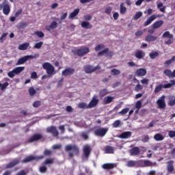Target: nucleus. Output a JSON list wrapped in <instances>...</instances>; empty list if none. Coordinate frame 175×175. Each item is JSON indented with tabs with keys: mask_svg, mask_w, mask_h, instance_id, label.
Segmentation results:
<instances>
[{
	"mask_svg": "<svg viewBox=\"0 0 175 175\" xmlns=\"http://www.w3.org/2000/svg\"><path fill=\"white\" fill-rule=\"evenodd\" d=\"M64 150L66 152H68L70 158H73V154L74 155H79L80 152L79 146L76 144H68L65 146ZM69 151H72V152Z\"/></svg>",
	"mask_w": 175,
	"mask_h": 175,
	"instance_id": "obj_1",
	"label": "nucleus"
},
{
	"mask_svg": "<svg viewBox=\"0 0 175 175\" xmlns=\"http://www.w3.org/2000/svg\"><path fill=\"white\" fill-rule=\"evenodd\" d=\"M42 68L46 71L47 75L53 76L55 74V68H54V66H52L51 64L45 62L42 64Z\"/></svg>",
	"mask_w": 175,
	"mask_h": 175,
	"instance_id": "obj_2",
	"label": "nucleus"
},
{
	"mask_svg": "<svg viewBox=\"0 0 175 175\" xmlns=\"http://www.w3.org/2000/svg\"><path fill=\"white\" fill-rule=\"evenodd\" d=\"M44 156H33L29 155L25 157L23 160L21 161L22 163H28V162H31V161H40V159H43Z\"/></svg>",
	"mask_w": 175,
	"mask_h": 175,
	"instance_id": "obj_3",
	"label": "nucleus"
},
{
	"mask_svg": "<svg viewBox=\"0 0 175 175\" xmlns=\"http://www.w3.org/2000/svg\"><path fill=\"white\" fill-rule=\"evenodd\" d=\"M74 55H78V57H83L88 53V47L82 46L78 49L72 51Z\"/></svg>",
	"mask_w": 175,
	"mask_h": 175,
	"instance_id": "obj_4",
	"label": "nucleus"
},
{
	"mask_svg": "<svg viewBox=\"0 0 175 175\" xmlns=\"http://www.w3.org/2000/svg\"><path fill=\"white\" fill-rule=\"evenodd\" d=\"M33 58H36V55H30L23 56L21 58L18 59L16 65V66L23 65V64H25V62H27V61H28V59H33Z\"/></svg>",
	"mask_w": 175,
	"mask_h": 175,
	"instance_id": "obj_5",
	"label": "nucleus"
},
{
	"mask_svg": "<svg viewBox=\"0 0 175 175\" xmlns=\"http://www.w3.org/2000/svg\"><path fill=\"white\" fill-rule=\"evenodd\" d=\"M162 38H168V40H167V41H165V44L170 45L172 44L174 42V36L173 34H170V31H165V33H163Z\"/></svg>",
	"mask_w": 175,
	"mask_h": 175,
	"instance_id": "obj_6",
	"label": "nucleus"
},
{
	"mask_svg": "<svg viewBox=\"0 0 175 175\" xmlns=\"http://www.w3.org/2000/svg\"><path fill=\"white\" fill-rule=\"evenodd\" d=\"M2 9L3 14L9 16V13H10V5L8 1L7 3H3V5L0 4V10H2Z\"/></svg>",
	"mask_w": 175,
	"mask_h": 175,
	"instance_id": "obj_7",
	"label": "nucleus"
},
{
	"mask_svg": "<svg viewBox=\"0 0 175 175\" xmlns=\"http://www.w3.org/2000/svg\"><path fill=\"white\" fill-rule=\"evenodd\" d=\"M46 132L47 133H51L53 137H57L59 135L58 131L57 130V127H55V126H51L47 127Z\"/></svg>",
	"mask_w": 175,
	"mask_h": 175,
	"instance_id": "obj_8",
	"label": "nucleus"
},
{
	"mask_svg": "<svg viewBox=\"0 0 175 175\" xmlns=\"http://www.w3.org/2000/svg\"><path fill=\"white\" fill-rule=\"evenodd\" d=\"M109 129L98 128L94 131V134L99 137H105Z\"/></svg>",
	"mask_w": 175,
	"mask_h": 175,
	"instance_id": "obj_9",
	"label": "nucleus"
},
{
	"mask_svg": "<svg viewBox=\"0 0 175 175\" xmlns=\"http://www.w3.org/2000/svg\"><path fill=\"white\" fill-rule=\"evenodd\" d=\"M165 96H162L161 97L159 98V99L157 101V105H158V107L159 109H165L166 107V104H165Z\"/></svg>",
	"mask_w": 175,
	"mask_h": 175,
	"instance_id": "obj_10",
	"label": "nucleus"
},
{
	"mask_svg": "<svg viewBox=\"0 0 175 175\" xmlns=\"http://www.w3.org/2000/svg\"><path fill=\"white\" fill-rule=\"evenodd\" d=\"M74 74L75 68H72L70 67L64 69L62 72V76H64V77H68V76H72V75Z\"/></svg>",
	"mask_w": 175,
	"mask_h": 175,
	"instance_id": "obj_11",
	"label": "nucleus"
},
{
	"mask_svg": "<svg viewBox=\"0 0 175 175\" xmlns=\"http://www.w3.org/2000/svg\"><path fill=\"white\" fill-rule=\"evenodd\" d=\"M21 161V159L20 158L14 159L12 162L6 165L5 166L6 169H12V167H14V166L20 163Z\"/></svg>",
	"mask_w": 175,
	"mask_h": 175,
	"instance_id": "obj_12",
	"label": "nucleus"
},
{
	"mask_svg": "<svg viewBox=\"0 0 175 175\" xmlns=\"http://www.w3.org/2000/svg\"><path fill=\"white\" fill-rule=\"evenodd\" d=\"M98 103H99V99L98 98V96H94L90 103L88 105V108H94L98 105Z\"/></svg>",
	"mask_w": 175,
	"mask_h": 175,
	"instance_id": "obj_13",
	"label": "nucleus"
},
{
	"mask_svg": "<svg viewBox=\"0 0 175 175\" xmlns=\"http://www.w3.org/2000/svg\"><path fill=\"white\" fill-rule=\"evenodd\" d=\"M43 137L42 134H34L33 135L30 139H28V143H33V142H38V140H40Z\"/></svg>",
	"mask_w": 175,
	"mask_h": 175,
	"instance_id": "obj_14",
	"label": "nucleus"
},
{
	"mask_svg": "<svg viewBox=\"0 0 175 175\" xmlns=\"http://www.w3.org/2000/svg\"><path fill=\"white\" fill-rule=\"evenodd\" d=\"M170 86V85H163V84H159V85L156 86L154 93L158 94L159 92H160L163 88L164 89H167L169 88V87Z\"/></svg>",
	"mask_w": 175,
	"mask_h": 175,
	"instance_id": "obj_15",
	"label": "nucleus"
},
{
	"mask_svg": "<svg viewBox=\"0 0 175 175\" xmlns=\"http://www.w3.org/2000/svg\"><path fill=\"white\" fill-rule=\"evenodd\" d=\"M146 74L147 71L146 68H138L135 71V75L139 77H144Z\"/></svg>",
	"mask_w": 175,
	"mask_h": 175,
	"instance_id": "obj_16",
	"label": "nucleus"
},
{
	"mask_svg": "<svg viewBox=\"0 0 175 175\" xmlns=\"http://www.w3.org/2000/svg\"><path fill=\"white\" fill-rule=\"evenodd\" d=\"M58 27V23L56 21H53L50 25H47L45 27L46 31H51V29H55Z\"/></svg>",
	"mask_w": 175,
	"mask_h": 175,
	"instance_id": "obj_17",
	"label": "nucleus"
},
{
	"mask_svg": "<svg viewBox=\"0 0 175 175\" xmlns=\"http://www.w3.org/2000/svg\"><path fill=\"white\" fill-rule=\"evenodd\" d=\"M163 73L170 79L175 78V70L172 72L171 70H164Z\"/></svg>",
	"mask_w": 175,
	"mask_h": 175,
	"instance_id": "obj_18",
	"label": "nucleus"
},
{
	"mask_svg": "<svg viewBox=\"0 0 175 175\" xmlns=\"http://www.w3.org/2000/svg\"><path fill=\"white\" fill-rule=\"evenodd\" d=\"M157 40V37L156 36H152V34H148V36L145 37V41L147 42H154Z\"/></svg>",
	"mask_w": 175,
	"mask_h": 175,
	"instance_id": "obj_19",
	"label": "nucleus"
},
{
	"mask_svg": "<svg viewBox=\"0 0 175 175\" xmlns=\"http://www.w3.org/2000/svg\"><path fill=\"white\" fill-rule=\"evenodd\" d=\"M102 167L105 170H111L117 167V164L116 163H105L102 165Z\"/></svg>",
	"mask_w": 175,
	"mask_h": 175,
	"instance_id": "obj_20",
	"label": "nucleus"
},
{
	"mask_svg": "<svg viewBox=\"0 0 175 175\" xmlns=\"http://www.w3.org/2000/svg\"><path fill=\"white\" fill-rule=\"evenodd\" d=\"M167 170L169 173H172L174 170L173 161H169L167 163Z\"/></svg>",
	"mask_w": 175,
	"mask_h": 175,
	"instance_id": "obj_21",
	"label": "nucleus"
},
{
	"mask_svg": "<svg viewBox=\"0 0 175 175\" xmlns=\"http://www.w3.org/2000/svg\"><path fill=\"white\" fill-rule=\"evenodd\" d=\"M140 152V150L138 147H133L132 149L129 150V154L131 156H136L138 155Z\"/></svg>",
	"mask_w": 175,
	"mask_h": 175,
	"instance_id": "obj_22",
	"label": "nucleus"
},
{
	"mask_svg": "<svg viewBox=\"0 0 175 175\" xmlns=\"http://www.w3.org/2000/svg\"><path fill=\"white\" fill-rule=\"evenodd\" d=\"M131 135H132L131 132L126 131V132H124L122 134H120L119 135V137L120 139H128V138H130L131 137Z\"/></svg>",
	"mask_w": 175,
	"mask_h": 175,
	"instance_id": "obj_23",
	"label": "nucleus"
},
{
	"mask_svg": "<svg viewBox=\"0 0 175 175\" xmlns=\"http://www.w3.org/2000/svg\"><path fill=\"white\" fill-rule=\"evenodd\" d=\"M113 100L114 97L109 96L104 98L103 103L104 105H108L111 103V102Z\"/></svg>",
	"mask_w": 175,
	"mask_h": 175,
	"instance_id": "obj_24",
	"label": "nucleus"
},
{
	"mask_svg": "<svg viewBox=\"0 0 175 175\" xmlns=\"http://www.w3.org/2000/svg\"><path fill=\"white\" fill-rule=\"evenodd\" d=\"M104 151L105 154H114V147L107 146L104 148Z\"/></svg>",
	"mask_w": 175,
	"mask_h": 175,
	"instance_id": "obj_25",
	"label": "nucleus"
},
{
	"mask_svg": "<svg viewBox=\"0 0 175 175\" xmlns=\"http://www.w3.org/2000/svg\"><path fill=\"white\" fill-rule=\"evenodd\" d=\"M155 18H156L155 15H151V16L148 18L147 21H146V22H144V25L145 27L149 25L153 21L155 20Z\"/></svg>",
	"mask_w": 175,
	"mask_h": 175,
	"instance_id": "obj_26",
	"label": "nucleus"
},
{
	"mask_svg": "<svg viewBox=\"0 0 175 175\" xmlns=\"http://www.w3.org/2000/svg\"><path fill=\"white\" fill-rule=\"evenodd\" d=\"M135 56L137 59H141L145 56V53L143 52V51H136Z\"/></svg>",
	"mask_w": 175,
	"mask_h": 175,
	"instance_id": "obj_27",
	"label": "nucleus"
},
{
	"mask_svg": "<svg viewBox=\"0 0 175 175\" xmlns=\"http://www.w3.org/2000/svg\"><path fill=\"white\" fill-rule=\"evenodd\" d=\"M79 13H80V9H75L70 14L69 18H75V17H76Z\"/></svg>",
	"mask_w": 175,
	"mask_h": 175,
	"instance_id": "obj_28",
	"label": "nucleus"
},
{
	"mask_svg": "<svg viewBox=\"0 0 175 175\" xmlns=\"http://www.w3.org/2000/svg\"><path fill=\"white\" fill-rule=\"evenodd\" d=\"M24 69H25V67L24 66H20V67H16L15 68L13 69L15 75H20V73H21L23 72V70H24Z\"/></svg>",
	"mask_w": 175,
	"mask_h": 175,
	"instance_id": "obj_29",
	"label": "nucleus"
},
{
	"mask_svg": "<svg viewBox=\"0 0 175 175\" xmlns=\"http://www.w3.org/2000/svg\"><path fill=\"white\" fill-rule=\"evenodd\" d=\"M54 161H55V159L51 158V159H46L42 163V165H53L54 163Z\"/></svg>",
	"mask_w": 175,
	"mask_h": 175,
	"instance_id": "obj_30",
	"label": "nucleus"
},
{
	"mask_svg": "<svg viewBox=\"0 0 175 175\" xmlns=\"http://www.w3.org/2000/svg\"><path fill=\"white\" fill-rule=\"evenodd\" d=\"M100 66H96V67H92V66H88V73H91L94 72L96 70H100Z\"/></svg>",
	"mask_w": 175,
	"mask_h": 175,
	"instance_id": "obj_31",
	"label": "nucleus"
},
{
	"mask_svg": "<svg viewBox=\"0 0 175 175\" xmlns=\"http://www.w3.org/2000/svg\"><path fill=\"white\" fill-rule=\"evenodd\" d=\"M29 47V43L25 42L18 46V50H27Z\"/></svg>",
	"mask_w": 175,
	"mask_h": 175,
	"instance_id": "obj_32",
	"label": "nucleus"
},
{
	"mask_svg": "<svg viewBox=\"0 0 175 175\" xmlns=\"http://www.w3.org/2000/svg\"><path fill=\"white\" fill-rule=\"evenodd\" d=\"M163 24V22L162 21H157V22H154V23H153L152 27H153L154 29H158Z\"/></svg>",
	"mask_w": 175,
	"mask_h": 175,
	"instance_id": "obj_33",
	"label": "nucleus"
},
{
	"mask_svg": "<svg viewBox=\"0 0 175 175\" xmlns=\"http://www.w3.org/2000/svg\"><path fill=\"white\" fill-rule=\"evenodd\" d=\"M44 157H51L53 155V151L49 149H45L43 152Z\"/></svg>",
	"mask_w": 175,
	"mask_h": 175,
	"instance_id": "obj_34",
	"label": "nucleus"
},
{
	"mask_svg": "<svg viewBox=\"0 0 175 175\" xmlns=\"http://www.w3.org/2000/svg\"><path fill=\"white\" fill-rule=\"evenodd\" d=\"M126 12V7H124V3H121L120 11V14H124Z\"/></svg>",
	"mask_w": 175,
	"mask_h": 175,
	"instance_id": "obj_35",
	"label": "nucleus"
},
{
	"mask_svg": "<svg viewBox=\"0 0 175 175\" xmlns=\"http://www.w3.org/2000/svg\"><path fill=\"white\" fill-rule=\"evenodd\" d=\"M109 94V92L106 89L101 90L99 92L100 97H103Z\"/></svg>",
	"mask_w": 175,
	"mask_h": 175,
	"instance_id": "obj_36",
	"label": "nucleus"
},
{
	"mask_svg": "<svg viewBox=\"0 0 175 175\" xmlns=\"http://www.w3.org/2000/svg\"><path fill=\"white\" fill-rule=\"evenodd\" d=\"M142 12H141V11H138L137 12H136L135 15L133 16V19L135 21L138 20L139 18H140L142 16Z\"/></svg>",
	"mask_w": 175,
	"mask_h": 175,
	"instance_id": "obj_37",
	"label": "nucleus"
},
{
	"mask_svg": "<svg viewBox=\"0 0 175 175\" xmlns=\"http://www.w3.org/2000/svg\"><path fill=\"white\" fill-rule=\"evenodd\" d=\"M111 72L113 76L120 75V74H121V71H120V70H117V68H113L111 70Z\"/></svg>",
	"mask_w": 175,
	"mask_h": 175,
	"instance_id": "obj_38",
	"label": "nucleus"
},
{
	"mask_svg": "<svg viewBox=\"0 0 175 175\" xmlns=\"http://www.w3.org/2000/svg\"><path fill=\"white\" fill-rule=\"evenodd\" d=\"M154 139L156 141H162L164 139V137L162 136V135L158 133L154 136Z\"/></svg>",
	"mask_w": 175,
	"mask_h": 175,
	"instance_id": "obj_39",
	"label": "nucleus"
},
{
	"mask_svg": "<svg viewBox=\"0 0 175 175\" xmlns=\"http://www.w3.org/2000/svg\"><path fill=\"white\" fill-rule=\"evenodd\" d=\"M103 49H105V45L103 44H98V45H96L94 48L96 51H99Z\"/></svg>",
	"mask_w": 175,
	"mask_h": 175,
	"instance_id": "obj_40",
	"label": "nucleus"
},
{
	"mask_svg": "<svg viewBox=\"0 0 175 175\" xmlns=\"http://www.w3.org/2000/svg\"><path fill=\"white\" fill-rule=\"evenodd\" d=\"M150 59H154L157 57L159 56V52H151V53H150L149 55Z\"/></svg>",
	"mask_w": 175,
	"mask_h": 175,
	"instance_id": "obj_41",
	"label": "nucleus"
},
{
	"mask_svg": "<svg viewBox=\"0 0 175 175\" xmlns=\"http://www.w3.org/2000/svg\"><path fill=\"white\" fill-rule=\"evenodd\" d=\"M108 51H109V48H105V49H103V51H100V52L98 53V56H101L105 54H107Z\"/></svg>",
	"mask_w": 175,
	"mask_h": 175,
	"instance_id": "obj_42",
	"label": "nucleus"
},
{
	"mask_svg": "<svg viewBox=\"0 0 175 175\" xmlns=\"http://www.w3.org/2000/svg\"><path fill=\"white\" fill-rule=\"evenodd\" d=\"M174 61H175V56H172V59H170V60H166V62H165L164 65L169 66Z\"/></svg>",
	"mask_w": 175,
	"mask_h": 175,
	"instance_id": "obj_43",
	"label": "nucleus"
},
{
	"mask_svg": "<svg viewBox=\"0 0 175 175\" xmlns=\"http://www.w3.org/2000/svg\"><path fill=\"white\" fill-rule=\"evenodd\" d=\"M83 154L86 158H88V145L86 144L83 147Z\"/></svg>",
	"mask_w": 175,
	"mask_h": 175,
	"instance_id": "obj_44",
	"label": "nucleus"
},
{
	"mask_svg": "<svg viewBox=\"0 0 175 175\" xmlns=\"http://www.w3.org/2000/svg\"><path fill=\"white\" fill-rule=\"evenodd\" d=\"M29 94L30 96H33L35 94H36V90L33 88V87H31L29 88Z\"/></svg>",
	"mask_w": 175,
	"mask_h": 175,
	"instance_id": "obj_45",
	"label": "nucleus"
},
{
	"mask_svg": "<svg viewBox=\"0 0 175 175\" xmlns=\"http://www.w3.org/2000/svg\"><path fill=\"white\" fill-rule=\"evenodd\" d=\"M42 105V102L40 100L35 101L33 103V107H35L36 109H38V107H40V106Z\"/></svg>",
	"mask_w": 175,
	"mask_h": 175,
	"instance_id": "obj_46",
	"label": "nucleus"
},
{
	"mask_svg": "<svg viewBox=\"0 0 175 175\" xmlns=\"http://www.w3.org/2000/svg\"><path fill=\"white\" fill-rule=\"evenodd\" d=\"M9 85V83L5 82L3 84L0 83V88L1 91H4V90H6V88Z\"/></svg>",
	"mask_w": 175,
	"mask_h": 175,
	"instance_id": "obj_47",
	"label": "nucleus"
},
{
	"mask_svg": "<svg viewBox=\"0 0 175 175\" xmlns=\"http://www.w3.org/2000/svg\"><path fill=\"white\" fill-rule=\"evenodd\" d=\"M162 7V8H161ZM157 8L159 9V10L164 13L165 12V7H163V3H159L157 5Z\"/></svg>",
	"mask_w": 175,
	"mask_h": 175,
	"instance_id": "obj_48",
	"label": "nucleus"
},
{
	"mask_svg": "<svg viewBox=\"0 0 175 175\" xmlns=\"http://www.w3.org/2000/svg\"><path fill=\"white\" fill-rule=\"evenodd\" d=\"M40 173H46L47 172V167L46 166H41L39 168Z\"/></svg>",
	"mask_w": 175,
	"mask_h": 175,
	"instance_id": "obj_49",
	"label": "nucleus"
},
{
	"mask_svg": "<svg viewBox=\"0 0 175 175\" xmlns=\"http://www.w3.org/2000/svg\"><path fill=\"white\" fill-rule=\"evenodd\" d=\"M120 124H121V121L116 120L113 123L112 126L113 128H117L120 126Z\"/></svg>",
	"mask_w": 175,
	"mask_h": 175,
	"instance_id": "obj_50",
	"label": "nucleus"
},
{
	"mask_svg": "<svg viewBox=\"0 0 175 175\" xmlns=\"http://www.w3.org/2000/svg\"><path fill=\"white\" fill-rule=\"evenodd\" d=\"M42 46H43V42L40 41L34 45V49H42Z\"/></svg>",
	"mask_w": 175,
	"mask_h": 175,
	"instance_id": "obj_51",
	"label": "nucleus"
},
{
	"mask_svg": "<svg viewBox=\"0 0 175 175\" xmlns=\"http://www.w3.org/2000/svg\"><path fill=\"white\" fill-rule=\"evenodd\" d=\"M35 35L38 36V38H44V33L42 31H35Z\"/></svg>",
	"mask_w": 175,
	"mask_h": 175,
	"instance_id": "obj_52",
	"label": "nucleus"
},
{
	"mask_svg": "<svg viewBox=\"0 0 175 175\" xmlns=\"http://www.w3.org/2000/svg\"><path fill=\"white\" fill-rule=\"evenodd\" d=\"M135 164H136V162H135V161H129L127 162V163H126V165H127L128 167H133V166L135 165Z\"/></svg>",
	"mask_w": 175,
	"mask_h": 175,
	"instance_id": "obj_53",
	"label": "nucleus"
},
{
	"mask_svg": "<svg viewBox=\"0 0 175 175\" xmlns=\"http://www.w3.org/2000/svg\"><path fill=\"white\" fill-rule=\"evenodd\" d=\"M144 167H149L153 165V163L148 160H144Z\"/></svg>",
	"mask_w": 175,
	"mask_h": 175,
	"instance_id": "obj_54",
	"label": "nucleus"
},
{
	"mask_svg": "<svg viewBox=\"0 0 175 175\" xmlns=\"http://www.w3.org/2000/svg\"><path fill=\"white\" fill-rule=\"evenodd\" d=\"M143 89V87L139 84L138 83L135 88V91L138 92H139L140 90H142Z\"/></svg>",
	"mask_w": 175,
	"mask_h": 175,
	"instance_id": "obj_55",
	"label": "nucleus"
},
{
	"mask_svg": "<svg viewBox=\"0 0 175 175\" xmlns=\"http://www.w3.org/2000/svg\"><path fill=\"white\" fill-rule=\"evenodd\" d=\"M8 76L9 77H10L11 79H13V77H14V76H16V73L14 72V70H12V71L9 72L8 73Z\"/></svg>",
	"mask_w": 175,
	"mask_h": 175,
	"instance_id": "obj_56",
	"label": "nucleus"
},
{
	"mask_svg": "<svg viewBox=\"0 0 175 175\" xmlns=\"http://www.w3.org/2000/svg\"><path fill=\"white\" fill-rule=\"evenodd\" d=\"M113 8L111 7H107V8H105V13L107 14H110Z\"/></svg>",
	"mask_w": 175,
	"mask_h": 175,
	"instance_id": "obj_57",
	"label": "nucleus"
},
{
	"mask_svg": "<svg viewBox=\"0 0 175 175\" xmlns=\"http://www.w3.org/2000/svg\"><path fill=\"white\" fill-rule=\"evenodd\" d=\"M78 107L79 109H85V107H87V104L85 103H79Z\"/></svg>",
	"mask_w": 175,
	"mask_h": 175,
	"instance_id": "obj_58",
	"label": "nucleus"
},
{
	"mask_svg": "<svg viewBox=\"0 0 175 175\" xmlns=\"http://www.w3.org/2000/svg\"><path fill=\"white\" fill-rule=\"evenodd\" d=\"M129 111V109L128 108H125V109H122L121 111H120L119 114L125 115L126 113H128Z\"/></svg>",
	"mask_w": 175,
	"mask_h": 175,
	"instance_id": "obj_59",
	"label": "nucleus"
},
{
	"mask_svg": "<svg viewBox=\"0 0 175 175\" xmlns=\"http://www.w3.org/2000/svg\"><path fill=\"white\" fill-rule=\"evenodd\" d=\"M113 55L114 52H113V51H108V52H107L106 57H111L113 56Z\"/></svg>",
	"mask_w": 175,
	"mask_h": 175,
	"instance_id": "obj_60",
	"label": "nucleus"
},
{
	"mask_svg": "<svg viewBox=\"0 0 175 175\" xmlns=\"http://www.w3.org/2000/svg\"><path fill=\"white\" fill-rule=\"evenodd\" d=\"M168 105H169L170 106H174V105H175V97H174V99H172V100H169Z\"/></svg>",
	"mask_w": 175,
	"mask_h": 175,
	"instance_id": "obj_61",
	"label": "nucleus"
},
{
	"mask_svg": "<svg viewBox=\"0 0 175 175\" xmlns=\"http://www.w3.org/2000/svg\"><path fill=\"white\" fill-rule=\"evenodd\" d=\"M142 107V102L140 100L137 101L135 104V107L137 109H139Z\"/></svg>",
	"mask_w": 175,
	"mask_h": 175,
	"instance_id": "obj_62",
	"label": "nucleus"
},
{
	"mask_svg": "<svg viewBox=\"0 0 175 175\" xmlns=\"http://www.w3.org/2000/svg\"><path fill=\"white\" fill-rule=\"evenodd\" d=\"M149 141V137L148 135H144L142 138V142L146 143Z\"/></svg>",
	"mask_w": 175,
	"mask_h": 175,
	"instance_id": "obj_63",
	"label": "nucleus"
},
{
	"mask_svg": "<svg viewBox=\"0 0 175 175\" xmlns=\"http://www.w3.org/2000/svg\"><path fill=\"white\" fill-rule=\"evenodd\" d=\"M169 136L171 138L174 137H175V131H170L169 132Z\"/></svg>",
	"mask_w": 175,
	"mask_h": 175,
	"instance_id": "obj_64",
	"label": "nucleus"
}]
</instances>
